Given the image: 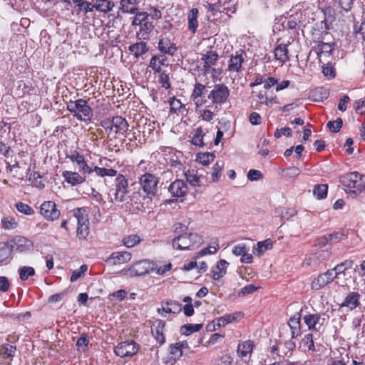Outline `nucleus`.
<instances>
[{
	"label": "nucleus",
	"mask_w": 365,
	"mask_h": 365,
	"mask_svg": "<svg viewBox=\"0 0 365 365\" xmlns=\"http://www.w3.org/2000/svg\"><path fill=\"white\" fill-rule=\"evenodd\" d=\"M187 230V227L182 223H176L175 233L178 234L173 240V246L180 250H194L202 243V238L197 233H185L180 235V232Z\"/></svg>",
	"instance_id": "obj_1"
},
{
	"label": "nucleus",
	"mask_w": 365,
	"mask_h": 365,
	"mask_svg": "<svg viewBox=\"0 0 365 365\" xmlns=\"http://www.w3.org/2000/svg\"><path fill=\"white\" fill-rule=\"evenodd\" d=\"M66 109L73 118L81 122H90L93 117V108L88 101L83 98L70 101L66 103Z\"/></svg>",
	"instance_id": "obj_2"
},
{
	"label": "nucleus",
	"mask_w": 365,
	"mask_h": 365,
	"mask_svg": "<svg viewBox=\"0 0 365 365\" xmlns=\"http://www.w3.org/2000/svg\"><path fill=\"white\" fill-rule=\"evenodd\" d=\"M101 125L105 129L108 135L114 133L118 135H123L128 129V124L126 120L122 116H113L101 120Z\"/></svg>",
	"instance_id": "obj_3"
},
{
	"label": "nucleus",
	"mask_w": 365,
	"mask_h": 365,
	"mask_svg": "<svg viewBox=\"0 0 365 365\" xmlns=\"http://www.w3.org/2000/svg\"><path fill=\"white\" fill-rule=\"evenodd\" d=\"M128 180L123 174H118L114 181L113 187L110 190L113 195V200L117 202H123L128 200Z\"/></svg>",
	"instance_id": "obj_4"
},
{
	"label": "nucleus",
	"mask_w": 365,
	"mask_h": 365,
	"mask_svg": "<svg viewBox=\"0 0 365 365\" xmlns=\"http://www.w3.org/2000/svg\"><path fill=\"white\" fill-rule=\"evenodd\" d=\"M201 61L203 63L202 71L205 74L211 73L212 77L217 78L222 73V68H216L214 66L219 61V55L217 51L209 50L202 54Z\"/></svg>",
	"instance_id": "obj_5"
},
{
	"label": "nucleus",
	"mask_w": 365,
	"mask_h": 365,
	"mask_svg": "<svg viewBox=\"0 0 365 365\" xmlns=\"http://www.w3.org/2000/svg\"><path fill=\"white\" fill-rule=\"evenodd\" d=\"M230 90L223 83L214 85L212 89L209 92L207 98L213 105L222 106L229 99Z\"/></svg>",
	"instance_id": "obj_6"
},
{
	"label": "nucleus",
	"mask_w": 365,
	"mask_h": 365,
	"mask_svg": "<svg viewBox=\"0 0 365 365\" xmlns=\"http://www.w3.org/2000/svg\"><path fill=\"white\" fill-rule=\"evenodd\" d=\"M73 215L77 220V237L85 240L89 234V221L85 207H78L73 210Z\"/></svg>",
	"instance_id": "obj_7"
},
{
	"label": "nucleus",
	"mask_w": 365,
	"mask_h": 365,
	"mask_svg": "<svg viewBox=\"0 0 365 365\" xmlns=\"http://www.w3.org/2000/svg\"><path fill=\"white\" fill-rule=\"evenodd\" d=\"M341 182L349 189H355L354 192L365 190V182H364L361 175L357 172L349 173L341 177Z\"/></svg>",
	"instance_id": "obj_8"
},
{
	"label": "nucleus",
	"mask_w": 365,
	"mask_h": 365,
	"mask_svg": "<svg viewBox=\"0 0 365 365\" xmlns=\"http://www.w3.org/2000/svg\"><path fill=\"white\" fill-rule=\"evenodd\" d=\"M246 57L247 54L243 50L237 51L230 55L227 68L230 75H238L242 72Z\"/></svg>",
	"instance_id": "obj_9"
},
{
	"label": "nucleus",
	"mask_w": 365,
	"mask_h": 365,
	"mask_svg": "<svg viewBox=\"0 0 365 365\" xmlns=\"http://www.w3.org/2000/svg\"><path fill=\"white\" fill-rule=\"evenodd\" d=\"M140 350V345L133 340H128L118 343L114 352L116 356L121 358L132 357L137 354Z\"/></svg>",
	"instance_id": "obj_10"
},
{
	"label": "nucleus",
	"mask_w": 365,
	"mask_h": 365,
	"mask_svg": "<svg viewBox=\"0 0 365 365\" xmlns=\"http://www.w3.org/2000/svg\"><path fill=\"white\" fill-rule=\"evenodd\" d=\"M139 183L148 196H154L157 193L159 178L153 174L145 173L139 178Z\"/></svg>",
	"instance_id": "obj_11"
},
{
	"label": "nucleus",
	"mask_w": 365,
	"mask_h": 365,
	"mask_svg": "<svg viewBox=\"0 0 365 365\" xmlns=\"http://www.w3.org/2000/svg\"><path fill=\"white\" fill-rule=\"evenodd\" d=\"M336 278H337V273L333 269H328L325 272L319 274L312 280L310 284L311 289L314 291L322 289L331 283Z\"/></svg>",
	"instance_id": "obj_12"
},
{
	"label": "nucleus",
	"mask_w": 365,
	"mask_h": 365,
	"mask_svg": "<svg viewBox=\"0 0 365 365\" xmlns=\"http://www.w3.org/2000/svg\"><path fill=\"white\" fill-rule=\"evenodd\" d=\"M8 242L11 252L14 250L19 252H26L34 247V242L31 240L20 235L14 236Z\"/></svg>",
	"instance_id": "obj_13"
},
{
	"label": "nucleus",
	"mask_w": 365,
	"mask_h": 365,
	"mask_svg": "<svg viewBox=\"0 0 365 365\" xmlns=\"http://www.w3.org/2000/svg\"><path fill=\"white\" fill-rule=\"evenodd\" d=\"M207 92V90L206 86L197 81H195L193 85V89L190 94V99L194 102L196 108L201 107L207 103V101L205 98V94Z\"/></svg>",
	"instance_id": "obj_14"
},
{
	"label": "nucleus",
	"mask_w": 365,
	"mask_h": 365,
	"mask_svg": "<svg viewBox=\"0 0 365 365\" xmlns=\"http://www.w3.org/2000/svg\"><path fill=\"white\" fill-rule=\"evenodd\" d=\"M39 213L47 220L54 221L61 216V211L53 201H44L40 206Z\"/></svg>",
	"instance_id": "obj_15"
},
{
	"label": "nucleus",
	"mask_w": 365,
	"mask_h": 365,
	"mask_svg": "<svg viewBox=\"0 0 365 365\" xmlns=\"http://www.w3.org/2000/svg\"><path fill=\"white\" fill-rule=\"evenodd\" d=\"M155 269V264L153 262L148 259H143L133 263L129 268V272L132 276H143Z\"/></svg>",
	"instance_id": "obj_16"
},
{
	"label": "nucleus",
	"mask_w": 365,
	"mask_h": 365,
	"mask_svg": "<svg viewBox=\"0 0 365 365\" xmlns=\"http://www.w3.org/2000/svg\"><path fill=\"white\" fill-rule=\"evenodd\" d=\"M303 321L309 330L318 331L324 325L325 319L319 313H307L304 315Z\"/></svg>",
	"instance_id": "obj_17"
},
{
	"label": "nucleus",
	"mask_w": 365,
	"mask_h": 365,
	"mask_svg": "<svg viewBox=\"0 0 365 365\" xmlns=\"http://www.w3.org/2000/svg\"><path fill=\"white\" fill-rule=\"evenodd\" d=\"M158 49L163 56H173L177 51L178 48L169 37L161 35L158 43Z\"/></svg>",
	"instance_id": "obj_18"
},
{
	"label": "nucleus",
	"mask_w": 365,
	"mask_h": 365,
	"mask_svg": "<svg viewBox=\"0 0 365 365\" xmlns=\"http://www.w3.org/2000/svg\"><path fill=\"white\" fill-rule=\"evenodd\" d=\"M165 322L158 319H155L150 326L152 336L160 346L165 343Z\"/></svg>",
	"instance_id": "obj_19"
},
{
	"label": "nucleus",
	"mask_w": 365,
	"mask_h": 365,
	"mask_svg": "<svg viewBox=\"0 0 365 365\" xmlns=\"http://www.w3.org/2000/svg\"><path fill=\"white\" fill-rule=\"evenodd\" d=\"M324 19L321 21V29L329 31L333 29V24L336 19V13L332 6H327L322 9Z\"/></svg>",
	"instance_id": "obj_20"
},
{
	"label": "nucleus",
	"mask_w": 365,
	"mask_h": 365,
	"mask_svg": "<svg viewBox=\"0 0 365 365\" xmlns=\"http://www.w3.org/2000/svg\"><path fill=\"white\" fill-rule=\"evenodd\" d=\"M243 317H244L243 312H233L231 314H227L222 317L216 318L215 319L213 320L214 329H215L216 327L217 328H220L222 327L226 326L227 324H228L230 323L237 322V321L240 320L241 319H242Z\"/></svg>",
	"instance_id": "obj_21"
},
{
	"label": "nucleus",
	"mask_w": 365,
	"mask_h": 365,
	"mask_svg": "<svg viewBox=\"0 0 365 365\" xmlns=\"http://www.w3.org/2000/svg\"><path fill=\"white\" fill-rule=\"evenodd\" d=\"M334 43H325L322 41H318L316 42V46L310 51L309 54L314 50L319 62L322 63V56H329L334 49Z\"/></svg>",
	"instance_id": "obj_22"
},
{
	"label": "nucleus",
	"mask_w": 365,
	"mask_h": 365,
	"mask_svg": "<svg viewBox=\"0 0 365 365\" xmlns=\"http://www.w3.org/2000/svg\"><path fill=\"white\" fill-rule=\"evenodd\" d=\"M16 348L10 344H4L0 346V364L10 365L15 355Z\"/></svg>",
	"instance_id": "obj_23"
},
{
	"label": "nucleus",
	"mask_w": 365,
	"mask_h": 365,
	"mask_svg": "<svg viewBox=\"0 0 365 365\" xmlns=\"http://www.w3.org/2000/svg\"><path fill=\"white\" fill-rule=\"evenodd\" d=\"M64 181L71 186H77L83 184L86 180L84 174L76 171L65 170L62 173Z\"/></svg>",
	"instance_id": "obj_24"
},
{
	"label": "nucleus",
	"mask_w": 365,
	"mask_h": 365,
	"mask_svg": "<svg viewBox=\"0 0 365 365\" xmlns=\"http://www.w3.org/2000/svg\"><path fill=\"white\" fill-rule=\"evenodd\" d=\"M361 295L358 292H349L344 299L340 307H346L348 311H353L360 306Z\"/></svg>",
	"instance_id": "obj_25"
},
{
	"label": "nucleus",
	"mask_w": 365,
	"mask_h": 365,
	"mask_svg": "<svg viewBox=\"0 0 365 365\" xmlns=\"http://www.w3.org/2000/svg\"><path fill=\"white\" fill-rule=\"evenodd\" d=\"M168 190L173 197H182L187 193L188 187L184 180H176L170 185Z\"/></svg>",
	"instance_id": "obj_26"
},
{
	"label": "nucleus",
	"mask_w": 365,
	"mask_h": 365,
	"mask_svg": "<svg viewBox=\"0 0 365 365\" xmlns=\"http://www.w3.org/2000/svg\"><path fill=\"white\" fill-rule=\"evenodd\" d=\"M289 44V42H288V43H280L277 45L273 51L275 60L282 64L286 63L290 61L288 49V46Z\"/></svg>",
	"instance_id": "obj_27"
},
{
	"label": "nucleus",
	"mask_w": 365,
	"mask_h": 365,
	"mask_svg": "<svg viewBox=\"0 0 365 365\" xmlns=\"http://www.w3.org/2000/svg\"><path fill=\"white\" fill-rule=\"evenodd\" d=\"M131 253L127 251L114 252L107 259V262L113 265L125 264L131 259Z\"/></svg>",
	"instance_id": "obj_28"
},
{
	"label": "nucleus",
	"mask_w": 365,
	"mask_h": 365,
	"mask_svg": "<svg viewBox=\"0 0 365 365\" xmlns=\"http://www.w3.org/2000/svg\"><path fill=\"white\" fill-rule=\"evenodd\" d=\"M301 315L297 313L293 317H291L288 320V326L290 329L292 339H296L302 334L301 329Z\"/></svg>",
	"instance_id": "obj_29"
},
{
	"label": "nucleus",
	"mask_w": 365,
	"mask_h": 365,
	"mask_svg": "<svg viewBox=\"0 0 365 365\" xmlns=\"http://www.w3.org/2000/svg\"><path fill=\"white\" fill-rule=\"evenodd\" d=\"M229 263L225 259H220L215 266L212 267L210 270V276L214 280H219L223 277L226 272Z\"/></svg>",
	"instance_id": "obj_30"
},
{
	"label": "nucleus",
	"mask_w": 365,
	"mask_h": 365,
	"mask_svg": "<svg viewBox=\"0 0 365 365\" xmlns=\"http://www.w3.org/2000/svg\"><path fill=\"white\" fill-rule=\"evenodd\" d=\"M255 343L251 339L240 341L237 349L238 356L245 358L247 356H250L253 351Z\"/></svg>",
	"instance_id": "obj_31"
},
{
	"label": "nucleus",
	"mask_w": 365,
	"mask_h": 365,
	"mask_svg": "<svg viewBox=\"0 0 365 365\" xmlns=\"http://www.w3.org/2000/svg\"><path fill=\"white\" fill-rule=\"evenodd\" d=\"M199 11L197 8H192L187 14V29L192 34H195L198 28Z\"/></svg>",
	"instance_id": "obj_32"
},
{
	"label": "nucleus",
	"mask_w": 365,
	"mask_h": 365,
	"mask_svg": "<svg viewBox=\"0 0 365 365\" xmlns=\"http://www.w3.org/2000/svg\"><path fill=\"white\" fill-rule=\"evenodd\" d=\"M115 6L113 0H96L93 7L98 11L107 14L110 12Z\"/></svg>",
	"instance_id": "obj_33"
},
{
	"label": "nucleus",
	"mask_w": 365,
	"mask_h": 365,
	"mask_svg": "<svg viewBox=\"0 0 365 365\" xmlns=\"http://www.w3.org/2000/svg\"><path fill=\"white\" fill-rule=\"evenodd\" d=\"M11 250L7 242H0V265L6 264L11 258Z\"/></svg>",
	"instance_id": "obj_34"
},
{
	"label": "nucleus",
	"mask_w": 365,
	"mask_h": 365,
	"mask_svg": "<svg viewBox=\"0 0 365 365\" xmlns=\"http://www.w3.org/2000/svg\"><path fill=\"white\" fill-rule=\"evenodd\" d=\"M300 348L304 352H314L316 351L312 333H308L304 336L300 342Z\"/></svg>",
	"instance_id": "obj_35"
},
{
	"label": "nucleus",
	"mask_w": 365,
	"mask_h": 365,
	"mask_svg": "<svg viewBox=\"0 0 365 365\" xmlns=\"http://www.w3.org/2000/svg\"><path fill=\"white\" fill-rule=\"evenodd\" d=\"M153 27L154 26L151 22L145 21L143 24H140V29L136 34L137 38L139 40L148 39Z\"/></svg>",
	"instance_id": "obj_36"
},
{
	"label": "nucleus",
	"mask_w": 365,
	"mask_h": 365,
	"mask_svg": "<svg viewBox=\"0 0 365 365\" xmlns=\"http://www.w3.org/2000/svg\"><path fill=\"white\" fill-rule=\"evenodd\" d=\"M59 2H62L65 4V9L62 10V13L67 19H71L72 17L78 16L76 7H75L73 0H58L57 3Z\"/></svg>",
	"instance_id": "obj_37"
},
{
	"label": "nucleus",
	"mask_w": 365,
	"mask_h": 365,
	"mask_svg": "<svg viewBox=\"0 0 365 365\" xmlns=\"http://www.w3.org/2000/svg\"><path fill=\"white\" fill-rule=\"evenodd\" d=\"M166 60L165 56L155 55L150 58L149 67L152 68L154 73H160L163 71L161 67L165 65Z\"/></svg>",
	"instance_id": "obj_38"
},
{
	"label": "nucleus",
	"mask_w": 365,
	"mask_h": 365,
	"mask_svg": "<svg viewBox=\"0 0 365 365\" xmlns=\"http://www.w3.org/2000/svg\"><path fill=\"white\" fill-rule=\"evenodd\" d=\"M147 43L144 41H139L129 46V51L135 57L138 58L148 51Z\"/></svg>",
	"instance_id": "obj_39"
},
{
	"label": "nucleus",
	"mask_w": 365,
	"mask_h": 365,
	"mask_svg": "<svg viewBox=\"0 0 365 365\" xmlns=\"http://www.w3.org/2000/svg\"><path fill=\"white\" fill-rule=\"evenodd\" d=\"M73 2L75 4V7H76L78 16L81 12H83L85 14L88 12H92L93 9H95L93 7V4L85 0H73Z\"/></svg>",
	"instance_id": "obj_40"
},
{
	"label": "nucleus",
	"mask_w": 365,
	"mask_h": 365,
	"mask_svg": "<svg viewBox=\"0 0 365 365\" xmlns=\"http://www.w3.org/2000/svg\"><path fill=\"white\" fill-rule=\"evenodd\" d=\"M221 12H224L227 15H230L236 11L237 1L235 0H219Z\"/></svg>",
	"instance_id": "obj_41"
},
{
	"label": "nucleus",
	"mask_w": 365,
	"mask_h": 365,
	"mask_svg": "<svg viewBox=\"0 0 365 365\" xmlns=\"http://www.w3.org/2000/svg\"><path fill=\"white\" fill-rule=\"evenodd\" d=\"M120 9L123 13L135 14L137 11L136 0H120Z\"/></svg>",
	"instance_id": "obj_42"
},
{
	"label": "nucleus",
	"mask_w": 365,
	"mask_h": 365,
	"mask_svg": "<svg viewBox=\"0 0 365 365\" xmlns=\"http://www.w3.org/2000/svg\"><path fill=\"white\" fill-rule=\"evenodd\" d=\"M29 180L31 182L32 186L42 190L45 187V184L43 182V176L39 172L34 171L29 175Z\"/></svg>",
	"instance_id": "obj_43"
},
{
	"label": "nucleus",
	"mask_w": 365,
	"mask_h": 365,
	"mask_svg": "<svg viewBox=\"0 0 365 365\" xmlns=\"http://www.w3.org/2000/svg\"><path fill=\"white\" fill-rule=\"evenodd\" d=\"M215 155L212 153H199L197 154L196 160L202 165L207 166L214 161Z\"/></svg>",
	"instance_id": "obj_44"
},
{
	"label": "nucleus",
	"mask_w": 365,
	"mask_h": 365,
	"mask_svg": "<svg viewBox=\"0 0 365 365\" xmlns=\"http://www.w3.org/2000/svg\"><path fill=\"white\" fill-rule=\"evenodd\" d=\"M186 180L192 186H200V178L197 175V171L195 170H188L185 173Z\"/></svg>",
	"instance_id": "obj_45"
},
{
	"label": "nucleus",
	"mask_w": 365,
	"mask_h": 365,
	"mask_svg": "<svg viewBox=\"0 0 365 365\" xmlns=\"http://www.w3.org/2000/svg\"><path fill=\"white\" fill-rule=\"evenodd\" d=\"M168 103L171 113H179L185 108V105L182 103L180 99L176 98L175 96L169 98Z\"/></svg>",
	"instance_id": "obj_46"
},
{
	"label": "nucleus",
	"mask_w": 365,
	"mask_h": 365,
	"mask_svg": "<svg viewBox=\"0 0 365 365\" xmlns=\"http://www.w3.org/2000/svg\"><path fill=\"white\" fill-rule=\"evenodd\" d=\"M95 172L96 174L101 178L108 176V177H115L117 176V170L113 168H101L98 166H94L93 168V173Z\"/></svg>",
	"instance_id": "obj_47"
},
{
	"label": "nucleus",
	"mask_w": 365,
	"mask_h": 365,
	"mask_svg": "<svg viewBox=\"0 0 365 365\" xmlns=\"http://www.w3.org/2000/svg\"><path fill=\"white\" fill-rule=\"evenodd\" d=\"M205 133L202 127H198L195 130L193 137L192 138L191 143L192 145L199 147H203L205 145L203 138Z\"/></svg>",
	"instance_id": "obj_48"
},
{
	"label": "nucleus",
	"mask_w": 365,
	"mask_h": 365,
	"mask_svg": "<svg viewBox=\"0 0 365 365\" xmlns=\"http://www.w3.org/2000/svg\"><path fill=\"white\" fill-rule=\"evenodd\" d=\"M140 237L138 235H130L123 238L122 242L124 246L131 248L140 242Z\"/></svg>",
	"instance_id": "obj_49"
},
{
	"label": "nucleus",
	"mask_w": 365,
	"mask_h": 365,
	"mask_svg": "<svg viewBox=\"0 0 365 365\" xmlns=\"http://www.w3.org/2000/svg\"><path fill=\"white\" fill-rule=\"evenodd\" d=\"M202 328V324H187L181 327V332L185 336H188L193 332L199 331Z\"/></svg>",
	"instance_id": "obj_50"
},
{
	"label": "nucleus",
	"mask_w": 365,
	"mask_h": 365,
	"mask_svg": "<svg viewBox=\"0 0 365 365\" xmlns=\"http://www.w3.org/2000/svg\"><path fill=\"white\" fill-rule=\"evenodd\" d=\"M328 186L326 184L316 185L313 190V193L317 199H324L327 195Z\"/></svg>",
	"instance_id": "obj_51"
},
{
	"label": "nucleus",
	"mask_w": 365,
	"mask_h": 365,
	"mask_svg": "<svg viewBox=\"0 0 365 365\" xmlns=\"http://www.w3.org/2000/svg\"><path fill=\"white\" fill-rule=\"evenodd\" d=\"M322 72L327 79H333L336 76V70L331 63L327 64L323 63L322 66Z\"/></svg>",
	"instance_id": "obj_52"
},
{
	"label": "nucleus",
	"mask_w": 365,
	"mask_h": 365,
	"mask_svg": "<svg viewBox=\"0 0 365 365\" xmlns=\"http://www.w3.org/2000/svg\"><path fill=\"white\" fill-rule=\"evenodd\" d=\"M158 83L161 86V87L168 90L170 88L171 83L170 80L169 73L166 72V71L163 70L162 72L158 73Z\"/></svg>",
	"instance_id": "obj_53"
},
{
	"label": "nucleus",
	"mask_w": 365,
	"mask_h": 365,
	"mask_svg": "<svg viewBox=\"0 0 365 365\" xmlns=\"http://www.w3.org/2000/svg\"><path fill=\"white\" fill-rule=\"evenodd\" d=\"M257 101L260 105L270 106L273 104L274 98H269L267 91H260L257 95Z\"/></svg>",
	"instance_id": "obj_54"
},
{
	"label": "nucleus",
	"mask_w": 365,
	"mask_h": 365,
	"mask_svg": "<svg viewBox=\"0 0 365 365\" xmlns=\"http://www.w3.org/2000/svg\"><path fill=\"white\" fill-rule=\"evenodd\" d=\"M66 158L69 159L72 163H77L84 155L76 149H66L64 151Z\"/></svg>",
	"instance_id": "obj_55"
},
{
	"label": "nucleus",
	"mask_w": 365,
	"mask_h": 365,
	"mask_svg": "<svg viewBox=\"0 0 365 365\" xmlns=\"http://www.w3.org/2000/svg\"><path fill=\"white\" fill-rule=\"evenodd\" d=\"M224 167V162L222 160H218L212 168V180L217 181L221 175V171L222 168Z\"/></svg>",
	"instance_id": "obj_56"
},
{
	"label": "nucleus",
	"mask_w": 365,
	"mask_h": 365,
	"mask_svg": "<svg viewBox=\"0 0 365 365\" xmlns=\"http://www.w3.org/2000/svg\"><path fill=\"white\" fill-rule=\"evenodd\" d=\"M169 351H170V354L172 356V359H173L174 360L180 359L182 357V354H183L182 350L179 346V345L177 342L170 344Z\"/></svg>",
	"instance_id": "obj_57"
},
{
	"label": "nucleus",
	"mask_w": 365,
	"mask_h": 365,
	"mask_svg": "<svg viewBox=\"0 0 365 365\" xmlns=\"http://www.w3.org/2000/svg\"><path fill=\"white\" fill-rule=\"evenodd\" d=\"M19 277L21 280H26L29 277L35 274V270L31 267H21L19 269Z\"/></svg>",
	"instance_id": "obj_58"
},
{
	"label": "nucleus",
	"mask_w": 365,
	"mask_h": 365,
	"mask_svg": "<svg viewBox=\"0 0 365 365\" xmlns=\"http://www.w3.org/2000/svg\"><path fill=\"white\" fill-rule=\"evenodd\" d=\"M76 163L78 166L79 170L82 174L90 175L93 173V168L88 165L87 161L86 160L85 156L82 157V158Z\"/></svg>",
	"instance_id": "obj_59"
},
{
	"label": "nucleus",
	"mask_w": 365,
	"mask_h": 365,
	"mask_svg": "<svg viewBox=\"0 0 365 365\" xmlns=\"http://www.w3.org/2000/svg\"><path fill=\"white\" fill-rule=\"evenodd\" d=\"M76 163L78 166L79 170L82 174L90 175L93 173V168L88 165L87 161L86 160L85 156L82 157V158Z\"/></svg>",
	"instance_id": "obj_60"
},
{
	"label": "nucleus",
	"mask_w": 365,
	"mask_h": 365,
	"mask_svg": "<svg viewBox=\"0 0 365 365\" xmlns=\"http://www.w3.org/2000/svg\"><path fill=\"white\" fill-rule=\"evenodd\" d=\"M16 210L24 215H32L34 214V209L29 205L19 202L15 205Z\"/></svg>",
	"instance_id": "obj_61"
},
{
	"label": "nucleus",
	"mask_w": 365,
	"mask_h": 365,
	"mask_svg": "<svg viewBox=\"0 0 365 365\" xmlns=\"http://www.w3.org/2000/svg\"><path fill=\"white\" fill-rule=\"evenodd\" d=\"M283 177L286 179L294 178L300 173V170L297 167H289L282 170Z\"/></svg>",
	"instance_id": "obj_62"
},
{
	"label": "nucleus",
	"mask_w": 365,
	"mask_h": 365,
	"mask_svg": "<svg viewBox=\"0 0 365 365\" xmlns=\"http://www.w3.org/2000/svg\"><path fill=\"white\" fill-rule=\"evenodd\" d=\"M343 125V120L338 118L336 120L329 121L327 124V128L332 133H338Z\"/></svg>",
	"instance_id": "obj_63"
},
{
	"label": "nucleus",
	"mask_w": 365,
	"mask_h": 365,
	"mask_svg": "<svg viewBox=\"0 0 365 365\" xmlns=\"http://www.w3.org/2000/svg\"><path fill=\"white\" fill-rule=\"evenodd\" d=\"M2 227L5 230H12L16 227L17 223L12 217H4L1 219Z\"/></svg>",
	"instance_id": "obj_64"
}]
</instances>
